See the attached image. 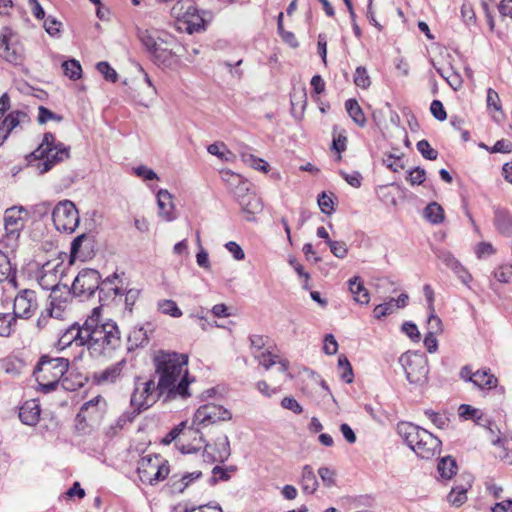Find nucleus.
<instances>
[{
  "label": "nucleus",
  "mask_w": 512,
  "mask_h": 512,
  "mask_svg": "<svg viewBox=\"0 0 512 512\" xmlns=\"http://www.w3.org/2000/svg\"><path fill=\"white\" fill-rule=\"evenodd\" d=\"M101 312V307H95L84 322L86 346L96 355L109 354L121 346L117 323L112 319H104Z\"/></svg>",
  "instance_id": "1"
},
{
  "label": "nucleus",
  "mask_w": 512,
  "mask_h": 512,
  "mask_svg": "<svg viewBox=\"0 0 512 512\" xmlns=\"http://www.w3.org/2000/svg\"><path fill=\"white\" fill-rule=\"evenodd\" d=\"M139 38L157 66L164 69L178 67L182 46L174 38L162 39L148 30L140 32Z\"/></svg>",
  "instance_id": "2"
},
{
  "label": "nucleus",
  "mask_w": 512,
  "mask_h": 512,
  "mask_svg": "<svg viewBox=\"0 0 512 512\" xmlns=\"http://www.w3.org/2000/svg\"><path fill=\"white\" fill-rule=\"evenodd\" d=\"M397 431L420 458L431 459L440 454L441 441L428 430L410 422H401L397 426Z\"/></svg>",
  "instance_id": "3"
},
{
  "label": "nucleus",
  "mask_w": 512,
  "mask_h": 512,
  "mask_svg": "<svg viewBox=\"0 0 512 512\" xmlns=\"http://www.w3.org/2000/svg\"><path fill=\"white\" fill-rule=\"evenodd\" d=\"M68 368L69 361L66 358L41 357L34 372L40 391L49 393L55 390L59 383L64 389H73L67 384V379L63 378Z\"/></svg>",
  "instance_id": "4"
},
{
  "label": "nucleus",
  "mask_w": 512,
  "mask_h": 512,
  "mask_svg": "<svg viewBox=\"0 0 512 512\" xmlns=\"http://www.w3.org/2000/svg\"><path fill=\"white\" fill-rule=\"evenodd\" d=\"M171 13L176 19L177 28L189 34L205 30L211 20V13L200 11L193 0H178L172 6Z\"/></svg>",
  "instance_id": "5"
},
{
  "label": "nucleus",
  "mask_w": 512,
  "mask_h": 512,
  "mask_svg": "<svg viewBox=\"0 0 512 512\" xmlns=\"http://www.w3.org/2000/svg\"><path fill=\"white\" fill-rule=\"evenodd\" d=\"M70 156L69 147L63 143H55V137L51 133H45L42 142L35 149L29 158L32 160H40L36 168L40 174L48 172L56 163L68 159Z\"/></svg>",
  "instance_id": "6"
},
{
  "label": "nucleus",
  "mask_w": 512,
  "mask_h": 512,
  "mask_svg": "<svg viewBox=\"0 0 512 512\" xmlns=\"http://www.w3.org/2000/svg\"><path fill=\"white\" fill-rule=\"evenodd\" d=\"M188 355L175 351L159 350L154 354L153 364L157 381L162 384L169 378L180 377L189 372Z\"/></svg>",
  "instance_id": "7"
},
{
  "label": "nucleus",
  "mask_w": 512,
  "mask_h": 512,
  "mask_svg": "<svg viewBox=\"0 0 512 512\" xmlns=\"http://www.w3.org/2000/svg\"><path fill=\"white\" fill-rule=\"evenodd\" d=\"M231 418V412L223 406L213 403L202 405L194 413L192 423L185 434L195 435L198 437L201 435V428L208 427L221 421H229Z\"/></svg>",
  "instance_id": "8"
},
{
  "label": "nucleus",
  "mask_w": 512,
  "mask_h": 512,
  "mask_svg": "<svg viewBox=\"0 0 512 512\" xmlns=\"http://www.w3.org/2000/svg\"><path fill=\"white\" fill-rule=\"evenodd\" d=\"M408 382L422 386L428 381L429 367L427 357L420 352L408 351L399 358Z\"/></svg>",
  "instance_id": "9"
},
{
  "label": "nucleus",
  "mask_w": 512,
  "mask_h": 512,
  "mask_svg": "<svg viewBox=\"0 0 512 512\" xmlns=\"http://www.w3.org/2000/svg\"><path fill=\"white\" fill-rule=\"evenodd\" d=\"M160 398L153 379L143 377L135 378L134 389L130 398V405L135 414L147 410Z\"/></svg>",
  "instance_id": "10"
},
{
  "label": "nucleus",
  "mask_w": 512,
  "mask_h": 512,
  "mask_svg": "<svg viewBox=\"0 0 512 512\" xmlns=\"http://www.w3.org/2000/svg\"><path fill=\"white\" fill-rule=\"evenodd\" d=\"M194 382V377L189 372L180 377L169 378L167 382L157 381L156 390L158 396L164 402H172L178 399L185 400L191 396L190 385Z\"/></svg>",
  "instance_id": "11"
},
{
  "label": "nucleus",
  "mask_w": 512,
  "mask_h": 512,
  "mask_svg": "<svg viewBox=\"0 0 512 512\" xmlns=\"http://www.w3.org/2000/svg\"><path fill=\"white\" fill-rule=\"evenodd\" d=\"M140 480L149 485H155L167 478L169 467L159 455H145L138 462Z\"/></svg>",
  "instance_id": "12"
},
{
  "label": "nucleus",
  "mask_w": 512,
  "mask_h": 512,
  "mask_svg": "<svg viewBox=\"0 0 512 512\" xmlns=\"http://www.w3.org/2000/svg\"><path fill=\"white\" fill-rule=\"evenodd\" d=\"M52 220L58 231L73 233L80 223L79 211L70 200H62L52 211Z\"/></svg>",
  "instance_id": "13"
},
{
  "label": "nucleus",
  "mask_w": 512,
  "mask_h": 512,
  "mask_svg": "<svg viewBox=\"0 0 512 512\" xmlns=\"http://www.w3.org/2000/svg\"><path fill=\"white\" fill-rule=\"evenodd\" d=\"M187 429H189L188 422L182 421L163 438L162 442L167 445L179 438L177 447L181 453L190 454L198 452L202 449L204 437L202 435L196 437L195 435L185 434Z\"/></svg>",
  "instance_id": "14"
},
{
  "label": "nucleus",
  "mask_w": 512,
  "mask_h": 512,
  "mask_svg": "<svg viewBox=\"0 0 512 512\" xmlns=\"http://www.w3.org/2000/svg\"><path fill=\"white\" fill-rule=\"evenodd\" d=\"M0 56L15 65L24 60V46L9 29H5L0 35Z\"/></svg>",
  "instance_id": "15"
},
{
  "label": "nucleus",
  "mask_w": 512,
  "mask_h": 512,
  "mask_svg": "<svg viewBox=\"0 0 512 512\" xmlns=\"http://www.w3.org/2000/svg\"><path fill=\"white\" fill-rule=\"evenodd\" d=\"M203 447V459L208 463H224L231 455L230 442L225 434L219 435L211 444L204 440Z\"/></svg>",
  "instance_id": "16"
},
{
  "label": "nucleus",
  "mask_w": 512,
  "mask_h": 512,
  "mask_svg": "<svg viewBox=\"0 0 512 512\" xmlns=\"http://www.w3.org/2000/svg\"><path fill=\"white\" fill-rule=\"evenodd\" d=\"M9 98L6 94L0 98V146L8 138L9 134L26 118L24 113L14 111L5 118L4 114L9 109Z\"/></svg>",
  "instance_id": "17"
},
{
  "label": "nucleus",
  "mask_w": 512,
  "mask_h": 512,
  "mask_svg": "<svg viewBox=\"0 0 512 512\" xmlns=\"http://www.w3.org/2000/svg\"><path fill=\"white\" fill-rule=\"evenodd\" d=\"M100 275L94 269L81 270L72 283V291L78 296H91L99 288Z\"/></svg>",
  "instance_id": "18"
},
{
  "label": "nucleus",
  "mask_w": 512,
  "mask_h": 512,
  "mask_svg": "<svg viewBox=\"0 0 512 512\" xmlns=\"http://www.w3.org/2000/svg\"><path fill=\"white\" fill-rule=\"evenodd\" d=\"M63 273V264L59 259H52L42 265L39 271L38 283L46 290L58 289L61 275Z\"/></svg>",
  "instance_id": "19"
},
{
  "label": "nucleus",
  "mask_w": 512,
  "mask_h": 512,
  "mask_svg": "<svg viewBox=\"0 0 512 512\" xmlns=\"http://www.w3.org/2000/svg\"><path fill=\"white\" fill-rule=\"evenodd\" d=\"M37 308L35 292L25 289L14 300L12 315L20 318H29Z\"/></svg>",
  "instance_id": "20"
},
{
  "label": "nucleus",
  "mask_w": 512,
  "mask_h": 512,
  "mask_svg": "<svg viewBox=\"0 0 512 512\" xmlns=\"http://www.w3.org/2000/svg\"><path fill=\"white\" fill-rule=\"evenodd\" d=\"M50 308L47 309L55 320H62L66 316L69 300L71 298L70 292L65 291L61 293L59 289H53L50 296Z\"/></svg>",
  "instance_id": "21"
},
{
  "label": "nucleus",
  "mask_w": 512,
  "mask_h": 512,
  "mask_svg": "<svg viewBox=\"0 0 512 512\" xmlns=\"http://www.w3.org/2000/svg\"><path fill=\"white\" fill-rule=\"evenodd\" d=\"M25 210L23 208L12 207L5 211L4 214V227L7 235L15 237L25 223Z\"/></svg>",
  "instance_id": "22"
},
{
  "label": "nucleus",
  "mask_w": 512,
  "mask_h": 512,
  "mask_svg": "<svg viewBox=\"0 0 512 512\" xmlns=\"http://www.w3.org/2000/svg\"><path fill=\"white\" fill-rule=\"evenodd\" d=\"M84 336V325L79 326L78 324H72L64 330L58 339V347L64 349L72 344L77 346H86V340Z\"/></svg>",
  "instance_id": "23"
},
{
  "label": "nucleus",
  "mask_w": 512,
  "mask_h": 512,
  "mask_svg": "<svg viewBox=\"0 0 512 512\" xmlns=\"http://www.w3.org/2000/svg\"><path fill=\"white\" fill-rule=\"evenodd\" d=\"M157 206L158 215L162 220L171 222L175 219L173 196L168 190L160 189L157 192Z\"/></svg>",
  "instance_id": "24"
},
{
  "label": "nucleus",
  "mask_w": 512,
  "mask_h": 512,
  "mask_svg": "<svg viewBox=\"0 0 512 512\" xmlns=\"http://www.w3.org/2000/svg\"><path fill=\"white\" fill-rule=\"evenodd\" d=\"M261 366L266 370L272 366L277 367V371L282 374H287L289 368V362L286 359L281 358L279 355L273 354L271 351L266 350L261 353H257L254 357Z\"/></svg>",
  "instance_id": "25"
},
{
  "label": "nucleus",
  "mask_w": 512,
  "mask_h": 512,
  "mask_svg": "<svg viewBox=\"0 0 512 512\" xmlns=\"http://www.w3.org/2000/svg\"><path fill=\"white\" fill-rule=\"evenodd\" d=\"M472 486V477L468 475L463 483L456 484L452 487L447 495V501L454 507H460L467 501V492Z\"/></svg>",
  "instance_id": "26"
},
{
  "label": "nucleus",
  "mask_w": 512,
  "mask_h": 512,
  "mask_svg": "<svg viewBox=\"0 0 512 512\" xmlns=\"http://www.w3.org/2000/svg\"><path fill=\"white\" fill-rule=\"evenodd\" d=\"M126 365V361L123 359L117 363H114L94 374V380L97 384H113L115 383L121 376L122 371Z\"/></svg>",
  "instance_id": "27"
},
{
  "label": "nucleus",
  "mask_w": 512,
  "mask_h": 512,
  "mask_svg": "<svg viewBox=\"0 0 512 512\" xmlns=\"http://www.w3.org/2000/svg\"><path fill=\"white\" fill-rule=\"evenodd\" d=\"M246 221L252 222L255 216L262 211L263 204L261 199L254 193L247 195L246 198L240 199L238 203Z\"/></svg>",
  "instance_id": "28"
},
{
  "label": "nucleus",
  "mask_w": 512,
  "mask_h": 512,
  "mask_svg": "<svg viewBox=\"0 0 512 512\" xmlns=\"http://www.w3.org/2000/svg\"><path fill=\"white\" fill-rule=\"evenodd\" d=\"M469 382H472L480 389L491 390L497 387L498 379L491 373L489 369L477 370L473 375L469 376Z\"/></svg>",
  "instance_id": "29"
},
{
  "label": "nucleus",
  "mask_w": 512,
  "mask_h": 512,
  "mask_svg": "<svg viewBox=\"0 0 512 512\" xmlns=\"http://www.w3.org/2000/svg\"><path fill=\"white\" fill-rule=\"evenodd\" d=\"M40 406L35 400L26 401L20 408L19 418L26 425H35L40 418Z\"/></svg>",
  "instance_id": "30"
},
{
  "label": "nucleus",
  "mask_w": 512,
  "mask_h": 512,
  "mask_svg": "<svg viewBox=\"0 0 512 512\" xmlns=\"http://www.w3.org/2000/svg\"><path fill=\"white\" fill-rule=\"evenodd\" d=\"M349 290L352 293L355 302L361 305H367L369 303V292L364 287L359 277L355 276L349 280Z\"/></svg>",
  "instance_id": "31"
},
{
  "label": "nucleus",
  "mask_w": 512,
  "mask_h": 512,
  "mask_svg": "<svg viewBox=\"0 0 512 512\" xmlns=\"http://www.w3.org/2000/svg\"><path fill=\"white\" fill-rule=\"evenodd\" d=\"M300 484L303 493L313 494L317 490L318 481L310 465H305L303 467Z\"/></svg>",
  "instance_id": "32"
},
{
  "label": "nucleus",
  "mask_w": 512,
  "mask_h": 512,
  "mask_svg": "<svg viewBox=\"0 0 512 512\" xmlns=\"http://www.w3.org/2000/svg\"><path fill=\"white\" fill-rule=\"evenodd\" d=\"M225 175L228 177L226 180L231 185H235L232 192L238 203H240V199H244L247 195L251 194L247 183L242 182L240 175L232 172H226Z\"/></svg>",
  "instance_id": "33"
},
{
  "label": "nucleus",
  "mask_w": 512,
  "mask_h": 512,
  "mask_svg": "<svg viewBox=\"0 0 512 512\" xmlns=\"http://www.w3.org/2000/svg\"><path fill=\"white\" fill-rule=\"evenodd\" d=\"M457 469L456 460L451 456L443 457L437 465L440 477L444 480H450L456 474Z\"/></svg>",
  "instance_id": "34"
},
{
  "label": "nucleus",
  "mask_w": 512,
  "mask_h": 512,
  "mask_svg": "<svg viewBox=\"0 0 512 512\" xmlns=\"http://www.w3.org/2000/svg\"><path fill=\"white\" fill-rule=\"evenodd\" d=\"M347 113L352 120L360 127H364L366 124V117L363 113L362 108L355 99H348L345 103Z\"/></svg>",
  "instance_id": "35"
},
{
  "label": "nucleus",
  "mask_w": 512,
  "mask_h": 512,
  "mask_svg": "<svg viewBox=\"0 0 512 512\" xmlns=\"http://www.w3.org/2000/svg\"><path fill=\"white\" fill-rule=\"evenodd\" d=\"M157 310L172 318H180L183 313L177 303L172 299H161L157 302Z\"/></svg>",
  "instance_id": "36"
},
{
  "label": "nucleus",
  "mask_w": 512,
  "mask_h": 512,
  "mask_svg": "<svg viewBox=\"0 0 512 512\" xmlns=\"http://www.w3.org/2000/svg\"><path fill=\"white\" fill-rule=\"evenodd\" d=\"M432 65L454 90H458L462 86V78L459 74L451 69L439 67L434 61H432Z\"/></svg>",
  "instance_id": "37"
},
{
  "label": "nucleus",
  "mask_w": 512,
  "mask_h": 512,
  "mask_svg": "<svg viewBox=\"0 0 512 512\" xmlns=\"http://www.w3.org/2000/svg\"><path fill=\"white\" fill-rule=\"evenodd\" d=\"M202 473L194 471L181 476L179 479H172V489L174 492L182 493L194 480L200 478Z\"/></svg>",
  "instance_id": "38"
},
{
  "label": "nucleus",
  "mask_w": 512,
  "mask_h": 512,
  "mask_svg": "<svg viewBox=\"0 0 512 512\" xmlns=\"http://www.w3.org/2000/svg\"><path fill=\"white\" fill-rule=\"evenodd\" d=\"M497 229L504 235L512 234V216L506 211H497L495 215Z\"/></svg>",
  "instance_id": "39"
},
{
  "label": "nucleus",
  "mask_w": 512,
  "mask_h": 512,
  "mask_svg": "<svg viewBox=\"0 0 512 512\" xmlns=\"http://www.w3.org/2000/svg\"><path fill=\"white\" fill-rule=\"evenodd\" d=\"M8 281L15 284L14 270L8 256L0 251V282Z\"/></svg>",
  "instance_id": "40"
},
{
  "label": "nucleus",
  "mask_w": 512,
  "mask_h": 512,
  "mask_svg": "<svg viewBox=\"0 0 512 512\" xmlns=\"http://www.w3.org/2000/svg\"><path fill=\"white\" fill-rule=\"evenodd\" d=\"M425 218L432 224H440L444 221V210L436 202L427 205L424 210Z\"/></svg>",
  "instance_id": "41"
},
{
  "label": "nucleus",
  "mask_w": 512,
  "mask_h": 512,
  "mask_svg": "<svg viewBox=\"0 0 512 512\" xmlns=\"http://www.w3.org/2000/svg\"><path fill=\"white\" fill-rule=\"evenodd\" d=\"M15 316L11 313H0V336L9 337L15 329Z\"/></svg>",
  "instance_id": "42"
},
{
  "label": "nucleus",
  "mask_w": 512,
  "mask_h": 512,
  "mask_svg": "<svg viewBox=\"0 0 512 512\" xmlns=\"http://www.w3.org/2000/svg\"><path fill=\"white\" fill-rule=\"evenodd\" d=\"M64 74L72 80H78L82 76V67L79 61L70 59L62 63Z\"/></svg>",
  "instance_id": "43"
},
{
  "label": "nucleus",
  "mask_w": 512,
  "mask_h": 512,
  "mask_svg": "<svg viewBox=\"0 0 512 512\" xmlns=\"http://www.w3.org/2000/svg\"><path fill=\"white\" fill-rule=\"evenodd\" d=\"M338 368L340 372V378L347 384L353 382L354 374L352 366L346 356L341 355L338 358Z\"/></svg>",
  "instance_id": "44"
},
{
  "label": "nucleus",
  "mask_w": 512,
  "mask_h": 512,
  "mask_svg": "<svg viewBox=\"0 0 512 512\" xmlns=\"http://www.w3.org/2000/svg\"><path fill=\"white\" fill-rule=\"evenodd\" d=\"M107 404L105 399L101 395H97L91 400L85 402L82 407V412H89L91 411V414H95L98 412H102L105 410Z\"/></svg>",
  "instance_id": "45"
},
{
  "label": "nucleus",
  "mask_w": 512,
  "mask_h": 512,
  "mask_svg": "<svg viewBox=\"0 0 512 512\" xmlns=\"http://www.w3.org/2000/svg\"><path fill=\"white\" fill-rule=\"evenodd\" d=\"M241 159L246 165L254 168L255 170L268 172V163L263 159L256 157L253 154L242 153Z\"/></svg>",
  "instance_id": "46"
},
{
  "label": "nucleus",
  "mask_w": 512,
  "mask_h": 512,
  "mask_svg": "<svg viewBox=\"0 0 512 512\" xmlns=\"http://www.w3.org/2000/svg\"><path fill=\"white\" fill-rule=\"evenodd\" d=\"M436 257L445 264L452 272L461 264L455 256L446 249H437L434 251Z\"/></svg>",
  "instance_id": "47"
},
{
  "label": "nucleus",
  "mask_w": 512,
  "mask_h": 512,
  "mask_svg": "<svg viewBox=\"0 0 512 512\" xmlns=\"http://www.w3.org/2000/svg\"><path fill=\"white\" fill-rule=\"evenodd\" d=\"M354 83L357 87L362 89H367L370 86V76L368 75L365 67L359 66L356 68L354 74Z\"/></svg>",
  "instance_id": "48"
},
{
  "label": "nucleus",
  "mask_w": 512,
  "mask_h": 512,
  "mask_svg": "<svg viewBox=\"0 0 512 512\" xmlns=\"http://www.w3.org/2000/svg\"><path fill=\"white\" fill-rule=\"evenodd\" d=\"M45 31L52 37H59L62 29V23L55 17L48 16L43 23Z\"/></svg>",
  "instance_id": "49"
},
{
  "label": "nucleus",
  "mask_w": 512,
  "mask_h": 512,
  "mask_svg": "<svg viewBox=\"0 0 512 512\" xmlns=\"http://www.w3.org/2000/svg\"><path fill=\"white\" fill-rule=\"evenodd\" d=\"M431 312L427 319V333L440 334L443 331V324L441 319L435 314L434 309H430Z\"/></svg>",
  "instance_id": "50"
},
{
  "label": "nucleus",
  "mask_w": 512,
  "mask_h": 512,
  "mask_svg": "<svg viewBox=\"0 0 512 512\" xmlns=\"http://www.w3.org/2000/svg\"><path fill=\"white\" fill-rule=\"evenodd\" d=\"M393 305L394 304H392L391 300L389 299L388 301L375 306V308L373 309L374 318L380 320V319L396 312Z\"/></svg>",
  "instance_id": "51"
},
{
  "label": "nucleus",
  "mask_w": 512,
  "mask_h": 512,
  "mask_svg": "<svg viewBox=\"0 0 512 512\" xmlns=\"http://www.w3.org/2000/svg\"><path fill=\"white\" fill-rule=\"evenodd\" d=\"M96 68L100 74L103 75V77L110 82H116L118 78V74L113 69L108 62L102 61L97 63Z\"/></svg>",
  "instance_id": "52"
},
{
  "label": "nucleus",
  "mask_w": 512,
  "mask_h": 512,
  "mask_svg": "<svg viewBox=\"0 0 512 512\" xmlns=\"http://www.w3.org/2000/svg\"><path fill=\"white\" fill-rule=\"evenodd\" d=\"M459 414L465 419L474 418L477 424H480V421L482 420V412L467 404H462L459 407Z\"/></svg>",
  "instance_id": "53"
},
{
  "label": "nucleus",
  "mask_w": 512,
  "mask_h": 512,
  "mask_svg": "<svg viewBox=\"0 0 512 512\" xmlns=\"http://www.w3.org/2000/svg\"><path fill=\"white\" fill-rule=\"evenodd\" d=\"M417 149L425 159L435 160L438 156V152L430 146L427 140H420L417 143Z\"/></svg>",
  "instance_id": "54"
},
{
  "label": "nucleus",
  "mask_w": 512,
  "mask_h": 512,
  "mask_svg": "<svg viewBox=\"0 0 512 512\" xmlns=\"http://www.w3.org/2000/svg\"><path fill=\"white\" fill-rule=\"evenodd\" d=\"M461 17L464 23L468 26L476 23V15L472 5L468 2H464L461 6Z\"/></svg>",
  "instance_id": "55"
},
{
  "label": "nucleus",
  "mask_w": 512,
  "mask_h": 512,
  "mask_svg": "<svg viewBox=\"0 0 512 512\" xmlns=\"http://www.w3.org/2000/svg\"><path fill=\"white\" fill-rule=\"evenodd\" d=\"M486 103L488 109H494L497 112H502L500 97L498 93L492 88L487 90Z\"/></svg>",
  "instance_id": "56"
},
{
  "label": "nucleus",
  "mask_w": 512,
  "mask_h": 512,
  "mask_svg": "<svg viewBox=\"0 0 512 512\" xmlns=\"http://www.w3.org/2000/svg\"><path fill=\"white\" fill-rule=\"evenodd\" d=\"M425 415L431 420V422L439 429H445L449 424V419L432 410H426Z\"/></svg>",
  "instance_id": "57"
},
{
  "label": "nucleus",
  "mask_w": 512,
  "mask_h": 512,
  "mask_svg": "<svg viewBox=\"0 0 512 512\" xmlns=\"http://www.w3.org/2000/svg\"><path fill=\"white\" fill-rule=\"evenodd\" d=\"M318 475L325 486L332 487L335 485L336 472L334 470L328 467H320L318 469Z\"/></svg>",
  "instance_id": "58"
},
{
  "label": "nucleus",
  "mask_w": 512,
  "mask_h": 512,
  "mask_svg": "<svg viewBox=\"0 0 512 512\" xmlns=\"http://www.w3.org/2000/svg\"><path fill=\"white\" fill-rule=\"evenodd\" d=\"M37 119L40 124H44V123L48 122L49 120H55L57 122H60V121H62L63 117L53 113L52 111H50L49 109H47L43 106H40L38 108Z\"/></svg>",
  "instance_id": "59"
},
{
  "label": "nucleus",
  "mask_w": 512,
  "mask_h": 512,
  "mask_svg": "<svg viewBox=\"0 0 512 512\" xmlns=\"http://www.w3.org/2000/svg\"><path fill=\"white\" fill-rule=\"evenodd\" d=\"M328 245L330 247L332 254L335 257L340 258V259L346 257V255L348 253V248H347V245L345 244V242L331 240V241H329Z\"/></svg>",
  "instance_id": "60"
},
{
  "label": "nucleus",
  "mask_w": 512,
  "mask_h": 512,
  "mask_svg": "<svg viewBox=\"0 0 512 512\" xmlns=\"http://www.w3.org/2000/svg\"><path fill=\"white\" fill-rule=\"evenodd\" d=\"M225 248L232 255L234 260L242 261L245 259V252L237 242L229 241L225 244Z\"/></svg>",
  "instance_id": "61"
},
{
  "label": "nucleus",
  "mask_w": 512,
  "mask_h": 512,
  "mask_svg": "<svg viewBox=\"0 0 512 512\" xmlns=\"http://www.w3.org/2000/svg\"><path fill=\"white\" fill-rule=\"evenodd\" d=\"M494 277L500 283H508L512 278V266H500L494 271Z\"/></svg>",
  "instance_id": "62"
},
{
  "label": "nucleus",
  "mask_w": 512,
  "mask_h": 512,
  "mask_svg": "<svg viewBox=\"0 0 512 512\" xmlns=\"http://www.w3.org/2000/svg\"><path fill=\"white\" fill-rule=\"evenodd\" d=\"M340 175L345 179V181L354 188H359L362 184V175L358 171H353L351 173H347L344 171H340Z\"/></svg>",
  "instance_id": "63"
},
{
  "label": "nucleus",
  "mask_w": 512,
  "mask_h": 512,
  "mask_svg": "<svg viewBox=\"0 0 512 512\" xmlns=\"http://www.w3.org/2000/svg\"><path fill=\"white\" fill-rule=\"evenodd\" d=\"M134 173L144 180H158V175L154 170L150 169L145 165H140L134 168Z\"/></svg>",
  "instance_id": "64"
}]
</instances>
